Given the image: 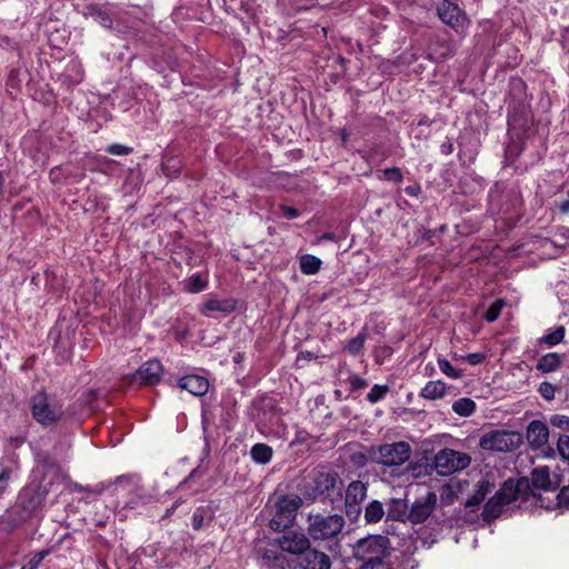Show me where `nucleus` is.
I'll return each mask as SVG.
<instances>
[{"mask_svg":"<svg viewBox=\"0 0 569 569\" xmlns=\"http://www.w3.org/2000/svg\"><path fill=\"white\" fill-rule=\"evenodd\" d=\"M302 505V499L297 495H287L278 499L276 512L270 520V528L274 531H281L295 522L297 511Z\"/></svg>","mask_w":569,"mask_h":569,"instance_id":"obj_2","label":"nucleus"},{"mask_svg":"<svg viewBox=\"0 0 569 569\" xmlns=\"http://www.w3.org/2000/svg\"><path fill=\"white\" fill-rule=\"evenodd\" d=\"M386 515L388 519L396 521L409 520V507L406 499L391 498L386 502Z\"/></svg>","mask_w":569,"mask_h":569,"instance_id":"obj_17","label":"nucleus"},{"mask_svg":"<svg viewBox=\"0 0 569 569\" xmlns=\"http://www.w3.org/2000/svg\"><path fill=\"white\" fill-rule=\"evenodd\" d=\"M565 327L563 326H560L558 327L555 331L546 335L543 338H542V341L549 346V347H553L556 345H558L559 342L562 341L563 337H565Z\"/></svg>","mask_w":569,"mask_h":569,"instance_id":"obj_33","label":"nucleus"},{"mask_svg":"<svg viewBox=\"0 0 569 569\" xmlns=\"http://www.w3.org/2000/svg\"><path fill=\"white\" fill-rule=\"evenodd\" d=\"M178 386L197 397L206 395L209 389L208 380L204 377L198 375H189L182 377L179 380Z\"/></svg>","mask_w":569,"mask_h":569,"instance_id":"obj_16","label":"nucleus"},{"mask_svg":"<svg viewBox=\"0 0 569 569\" xmlns=\"http://www.w3.org/2000/svg\"><path fill=\"white\" fill-rule=\"evenodd\" d=\"M438 502L436 492L428 491L425 496L417 498L409 508V521L423 523L433 512Z\"/></svg>","mask_w":569,"mask_h":569,"instance_id":"obj_9","label":"nucleus"},{"mask_svg":"<svg viewBox=\"0 0 569 569\" xmlns=\"http://www.w3.org/2000/svg\"><path fill=\"white\" fill-rule=\"evenodd\" d=\"M505 502L497 497L496 495L489 499V501L485 505L483 511H482V518L485 521H491L500 516L502 512Z\"/></svg>","mask_w":569,"mask_h":569,"instance_id":"obj_26","label":"nucleus"},{"mask_svg":"<svg viewBox=\"0 0 569 569\" xmlns=\"http://www.w3.org/2000/svg\"><path fill=\"white\" fill-rule=\"evenodd\" d=\"M389 392V387L387 385H375L367 395V400L370 403H377L382 400L386 395Z\"/></svg>","mask_w":569,"mask_h":569,"instance_id":"obj_31","label":"nucleus"},{"mask_svg":"<svg viewBox=\"0 0 569 569\" xmlns=\"http://www.w3.org/2000/svg\"><path fill=\"white\" fill-rule=\"evenodd\" d=\"M440 149H441V152L446 156L452 153L453 151V144L451 141H445L441 146H440Z\"/></svg>","mask_w":569,"mask_h":569,"instance_id":"obj_48","label":"nucleus"},{"mask_svg":"<svg viewBox=\"0 0 569 569\" xmlns=\"http://www.w3.org/2000/svg\"><path fill=\"white\" fill-rule=\"evenodd\" d=\"M299 567L301 569H330L331 561L327 553L313 548H308L299 557Z\"/></svg>","mask_w":569,"mask_h":569,"instance_id":"obj_13","label":"nucleus"},{"mask_svg":"<svg viewBox=\"0 0 569 569\" xmlns=\"http://www.w3.org/2000/svg\"><path fill=\"white\" fill-rule=\"evenodd\" d=\"M421 191V188L420 186L418 184H413V186H408L406 187L405 189V192L410 196V197H417Z\"/></svg>","mask_w":569,"mask_h":569,"instance_id":"obj_47","label":"nucleus"},{"mask_svg":"<svg viewBox=\"0 0 569 569\" xmlns=\"http://www.w3.org/2000/svg\"><path fill=\"white\" fill-rule=\"evenodd\" d=\"M559 455L569 460V436H560L557 443Z\"/></svg>","mask_w":569,"mask_h":569,"instance_id":"obj_42","label":"nucleus"},{"mask_svg":"<svg viewBox=\"0 0 569 569\" xmlns=\"http://www.w3.org/2000/svg\"><path fill=\"white\" fill-rule=\"evenodd\" d=\"M84 16L91 18L93 21L102 26L103 28H112V18L109 12L98 6H89L86 8Z\"/></svg>","mask_w":569,"mask_h":569,"instance_id":"obj_23","label":"nucleus"},{"mask_svg":"<svg viewBox=\"0 0 569 569\" xmlns=\"http://www.w3.org/2000/svg\"><path fill=\"white\" fill-rule=\"evenodd\" d=\"M532 486L537 489L545 491L553 490V483L550 478V470L548 467H537L531 472Z\"/></svg>","mask_w":569,"mask_h":569,"instance_id":"obj_20","label":"nucleus"},{"mask_svg":"<svg viewBox=\"0 0 569 569\" xmlns=\"http://www.w3.org/2000/svg\"><path fill=\"white\" fill-rule=\"evenodd\" d=\"M177 505H173L170 509H168L166 516H168L169 513H171L174 509H176Z\"/></svg>","mask_w":569,"mask_h":569,"instance_id":"obj_53","label":"nucleus"},{"mask_svg":"<svg viewBox=\"0 0 569 569\" xmlns=\"http://www.w3.org/2000/svg\"><path fill=\"white\" fill-rule=\"evenodd\" d=\"M114 485L117 488L128 491L129 498L126 506L130 509H136L149 503L152 500V495L146 490L136 476H120L116 479Z\"/></svg>","mask_w":569,"mask_h":569,"instance_id":"obj_8","label":"nucleus"},{"mask_svg":"<svg viewBox=\"0 0 569 569\" xmlns=\"http://www.w3.org/2000/svg\"><path fill=\"white\" fill-rule=\"evenodd\" d=\"M489 491L490 482L485 479L480 480L476 486L473 495L467 499L465 506L467 508L478 507L483 501Z\"/></svg>","mask_w":569,"mask_h":569,"instance_id":"obj_24","label":"nucleus"},{"mask_svg":"<svg viewBox=\"0 0 569 569\" xmlns=\"http://www.w3.org/2000/svg\"><path fill=\"white\" fill-rule=\"evenodd\" d=\"M335 238L336 237L333 233L327 232L317 238V243H320L321 241H327V240H335Z\"/></svg>","mask_w":569,"mask_h":569,"instance_id":"obj_50","label":"nucleus"},{"mask_svg":"<svg viewBox=\"0 0 569 569\" xmlns=\"http://www.w3.org/2000/svg\"><path fill=\"white\" fill-rule=\"evenodd\" d=\"M380 173L382 174V178L385 180L392 181L396 183L401 182L403 179L401 170L397 167L387 168V169L380 171Z\"/></svg>","mask_w":569,"mask_h":569,"instance_id":"obj_37","label":"nucleus"},{"mask_svg":"<svg viewBox=\"0 0 569 569\" xmlns=\"http://www.w3.org/2000/svg\"><path fill=\"white\" fill-rule=\"evenodd\" d=\"M465 360L472 366L480 365L485 360V355L481 352L469 353L465 357Z\"/></svg>","mask_w":569,"mask_h":569,"instance_id":"obj_45","label":"nucleus"},{"mask_svg":"<svg viewBox=\"0 0 569 569\" xmlns=\"http://www.w3.org/2000/svg\"><path fill=\"white\" fill-rule=\"evenodd\" d=\"M447 386L441 380L429 381L420 391V397L428 400H437L445 397Z\"/></svg>","mask_w":569,"mask_h":569,"instance_id":"obj_22","label":"nucleus"},{"mask_svg":"<svg viewBox=\"0 0 569 569\" xmlns=\"http://www.w3.org/2000/svg\"><path fill=\"white\" fill-rule=\"evenodd\" d=\"M550 423L559 429L569 431V417L565 415H553L550 418Z\"/></svg>","mask_w":569,"mask_h":569,"instance_id":"obj_41","label":"nucleus"},{"mask_svg":"<svg viewBox=\"0 0 569 569\" xmlns=\"http://www.w3.org/2000/svg\"><path fill=\"white\" fill-rule=\"evenodd\" d=\"M31 412L33 418L44 426L57 422L63 415L62 406L43 392H39L32 398Z\"/></svg>","mask_w":569,"mask_h":569,"instance_id":"obj_3","label":"nucleus"},{"mask_svg":"<svg viewBox=\"0 0 569 569\" xmlns=\"http://www.w3.org/2000/svg\"><path fill=\"white\" fill-rule=\"evenodd\" d=\"M162 365L158 360H149L133 373L132 382L140 386H152L160 381Z\"/></svg>","mask_w":569,"mask_h":569,"instance_id":"obj_11","label":"nucleus"},{"mask_svg":"<svg viewBox=\"0 0 569 569\" xmlns=\"http://www.w3.org/2000/svg\"><path fill=\"white\" fill-rule=\"evenodd\" d=\"M281 211L283 216L288 219H295L299 216V211L297 209L284 204L281 206Z\"/></svg>","mask_w":569,"mask_h":569,"instance_id":"obj_46","label":"nucleus"},{"mask_svg":"<svg viewBox=\"0 0 569 569\" xmlns=\"http://www.w3.org/2000/svg\"><path fill=\"white\" fill-rule=\"evenodd\" d=\"M366 340V336L363 333H359L355 338H352L347 345V351L351 355H358L363 348Z\"/></svg>","mask_w":569,"mask_h":569,"instance_id":"obj_34","label":"nucleus"},{"mask_svg":"<svg viewBox=\"0 0 569 569\" xmlns=\"http://www.w3.org/2000/svg\"><path fill=\"white\" fill-rule=\"evenodd\" d=\"M538 391L546 400H552L555 398V387L549 382H541Z\"/></svg>","mask_w":569,"mask_h":569,"instance_id":"obj_43","label":"nucleus"},{"mask_svg":"<svg viewBox=\"0 0 569 569\" xmlns=\"http://www.w3.org/2000/svg\"><path fill=\"white\" fill-rule=\"evenodd\" d=\"M315 495H323L336 487L338 476L328 471H317L313 473Z\"/></svg>","mask_w":569,"mask_h":569,"instance_id":"obj_18","label":"nucleus"},{"mask_svg":"<svg viewBox=\"0 0 569 569\" xmlns=\"http://www.w3.org/2000/svg\"><path fill=\"white\" fill-rule=\"evenodd\" d=\"M202 523V517L198 515H193V528L199 529Z\"/></svg>","mask_w":569,"mask_h":569,"instance_id":"obj_51","label":"nucleus"},{"mask_svg":"<svg viewBox=\"0 0 569 569\" xmlns=\"http://www.w3.org/2000/svg\"><path fill=\"white\" fill-rule=\"evenodd\" d=\"M345 512L349 520L357 521L362 513V507L358 503L345 502Z\"/></svg>","mask_w":569,"mask_h":569,"instance_id":"obj_38","label":"nucleus"},{"mask_svg":"<svg viewBox=\"0 0 569 569\" xmlns=\"http://www.w3.org/2000/svg\"><path fill=\"white\" fill-rule=\"evenodd\" d=\"M48 555L49 550H41L34 553L33 557L21 567V569H37Z\"/></svg>","mask_w":569,"mask_h":569,"instance_id":"obj_39","label":"nucleus"},{"mask_svg":"<svg viewBox=\"0 0 569 569\" xmlns=\"http://www.w3.org/2000/svg\"><path fill=\"white\" fill-rule=\"evenodd\" d=\"M411 452L406 441L385 443L378 447L375 461L387 467L401 466L410 459Z\"/></svg>","mask_w":569,"mask_h":569,"instance_id":"obj_7","label":"nucleus"},{"mask_svg":"<svg viewBox=\"0 0 569 569\" xmlns=\"http://www.w3.org/2000/svg\"><path fill=\"white\" fill-rule=\"evenodd\" d=\"M353 557L361 561V566H379L386 562L390 553V540L382 535H372L359 539L352 547Z\"/></svg>","mask_w":569,"mask_h":569,"instance_id":"obj_1","label":"nucleus"},{"mask_svg":"<svg viewBox=\"0 0 569 569\" xmlns=\"http://www.w3.org/2000/svg\"><path fill=\"white\" fill-rule=\"evenodd\" d=\"M562 357L557 352H550L542 356L537 363V369L541 372H552L561 365Z\"/></svg>","mask_w":569,"mask_h":569,"instance_id":"obj_25","label":"nucleus"},{"mask_svg":"<svg viewBox=\"0 0 569 569\" xmlns=\"http://www.w3.org/2000/svg\"><path fill=\"white\" fill-rule=\"evenodd\" d=\"M0 44L4 46L7 48H10V49L17 48V43L14 41H12L11 39H9L8 37H2Z\"/></svg>","mask_w":569,"mask_h":569,"instance_id":"obj_49","label":"nucleus"},{"mask_svg":"<svg viewBox=\"0 0 569 569\" xmlns=\"http://www.w3.org/2000/svg\"><path fill=\"white\" fill-rule=\"evenodd\" d=\"M549 439V429L547 425L540 420H533L527 428V440L532 448L539 449L543 447Z\"/></svg>","mask_w":569,"mask_h":569,"instance_id":"obj_14","label":"nucleus"},{"mask_svg":"<svg viewBox=\"0 0 569 569\" xmlns=\"http://www.w3.org/2000/svg\"><path fill=\"white\" fill-rule=\"evenodd\" d=\"M237 308V301L233 299H208L203 302L200 311L206 317H211L213 312L229 315Z\"/></svg>","mask_w":569,"mask_h":569,"instance_id":"obj_15","label":"nucleus"},{"mask_svg":"<svg viewBox=\"0 0 569 569\" xmlns=\"http://www.w3.org/2000/svg\"><path fill=\"white\" fill-rule=\"evenodd\" d=\"M503 306H505V301L502 299H498V300L493 301L491 303V306L488 308V310L486 311V315H485L486 320L488 322L496 321L499 318Z\"/></svg>","mask_w":569,"mask_h":569,"instance_id":"obj_32","label":"nucleus"},{"mask_svg":"<svg viewBox=\"0 0 569 569\" xmlns=\"http://www.w3.org/2000/svg\"><path fill=\"white\" fill-rule=\"evenodd\" d=\"M132 148L120 143H112L107 147V152L113 156H127L131 153Z\"/></svg>","mask_w":569,"mask_h":569,"instance_id":"obj_40","label":"nucleus"},{"mask_svg":"<svg viewBox=\"0 0 569 569\" xmlns=\"http://www.w3.org/2000/svg\"><path fill=\"white\" fill-rule=\"evenodd\" d=\"M438 366L440 371L449 378L457 379L461 376L460 372L457 369H455L451 366V363L445 358L438 359Z\"/></svg>","mask_w":569,"mask_h":569,"instance_id":"obj_35","label":"nucleus"},{"mask_svg":"<svg viewBox=\"0 0 569 569\" xmlns=\"http://www.w3.org/2000/svg\"><path fill=\"white\" fill-rule=\"evenodd\" d=\"M560 211L563 212V213H568L569 212V200H565L560 203Z\"/></svg>","mask_w":569,"mask_h":569,"instance_id":"obj_52","label":"nucleus"},{"mask_svg":"<svg viewBox=\"0 0 569 569\" xmlns=\"http://www.w3.org/2000/svg\"><path fill=\"white\" fill-rule=\"evenodd\" d=\"M303 274L312 276L319 272L322 261L313 254H303L299 261Z\"/></svg>","mask_w":569,"mask_h":569,"instance_id":"obj_27","label":"nucleus"},{"mask_svg":"<svg viewBox=\"0 0 569 569\" xmlns=\"http://www.w3.org/2000/svg\"><path fill=\"white\" fill-rule=\"evenodd\" d=\"M437 12L442 22L457 31L463 29L468 24V19L465 12L458 7V4L449 0H443L438 6Z\"/></svg>","mask_w":569,"mask_h":569,"instance_id":"obj_10","label":"nucleus"},{"mask_svg":"<svg viewBox=\"0 0 569 569\" xmlns=\"http://www.w3.org/2000/svg\"><path fill=\"white\" fill-rule=\"evenodd\" d=\"M345 519L340 515H317L309 523L308 532L315 540H329L341 533Z\"/></svg>","mask_w":569,"mask_h":569,"instance_id":"obj_4","label":"nucleus"},{"mask_svg":"<svg viewBox=\"0 0 569 569\" xmlns=\"http://www.w3.org/2000/svg\"><path fill=\"white\" fill-rule=\"evenodd\" d=\"M251 458L260 465L268 463L272 458V449L264 443H256L250 450Z\"/></svg>","mask_w":569,"mask_h":569,"instance_id":"obj_28","label":"nucleus"},{"mask_svg":"<svg viewBox=\"0 0 569 569\" xmlns=\"http://www.w3.org/2000/svg\"><path fill=\"white\" fill-rule=\"evenodd\" d=\"M471 462L469 455L453 449H441L433 460V467L438 475L449 476L466 469Z\"/></svg>","mask_w":569,"mask_h":569,"instance_id":"obj_6","label":"nucleus"},{"mask_svg":"<svg viewBox=\"0 0 569 569\" xmlns=\"http://www.w3.org/2000/svg\"><path fill=\"white\" fill-rule=\"evenodd\" d=\"M386 508L379 500H371L363 510V518L367 525H375L382 520Z\"/></svg>","mask_w":569,"mask_h":569,"instance_id":"obj_21","label":"nucleus"},{"mask_svg":"<svg viewBox=\"0 0 569 569\" xmlns=\"http://www.w3.org/2000/svg\"><path fill=\"white\" fill-rule=\"evenodd\" d=\"M567 232H568V237H569V229L567 230Z\"/></svg>","mask_w":569,"mask_h":569,"instance_id":"obj_54","label":"nucleus"},{"mask_svg":"<svg viewBox=\"0 0 569 569\" xmlns=\"http://www.w3.org/2000/svg\"><path fill=\"white\" fill-rule=\"evenodd\" d=\"M476 410V403L470 398H460L452 403V411L461 417H469Z\"/></svg>","mask_w":569,"mask_h":569,"instance_id":"obj_30","label":"nucleus"},{"mask_svg":"<svg viewBox=\"0 0 569 569\" xmlns=\"http://www.w3.org/2000/svg\"><path fill=\"white\" fill-rule=\"evenodd\" d=\"M207 281L200 274H194L190 278L188 290L192 293L201 292L206 289Z\"/></svg>","mask_w":569,"mask_h":569,"instance_id":"obj_36","label":"nucleus"},{"mask_svg":"<svg viewBox=\"0 0 569 569\" xmlns=\"http://www.w3.org/2000/svg\"><path fill=\"white\" fill-rule=\"evenodd\" d=\"M349 382L352 390H359L368 386L367 380L359 376H351Z\"/></svg>","mask_w":569,"mask_h":569,"instance_id":"obj_44","label":"nucleus"},{"mask_svg":"<svg viewBox=\"0 0 569 569\" xmlns=\"http://www.w3.org/2000/svg\"><path fill=\"white\" fill-rule=\"evenodd\" d=\"M518 489L516 488L513 481H506L499 491L496 492V496L499 497L505 505H509L517 500Z\"/></svg>","mask_w":569,"mask_h":569,"instance_id":"obj_29","label":"nucleus"},{"mask_svg":"<svg viewBox=\"0 0 569 569\" xmlns=\"http://www.w3.org/2000/svg\"><path fill=\"white\" fill-rule=\"evenodd\" d=\"M368 487L360 480L349 483L346 489L345 502L361 505L367 497Z\"/></svg>","mask_w":569,"mask_h":569,"instance_id":"obj_19","label":"nucleus"},{"mask_svg":"<svg viewBox=\"0 0 569 569\" xmlns=\"http://www.w3.org/2000/svg\"><path fill=\"white\" fill-rule=\"evenodd\" d=\"M522 443L519 432L492 430L480 438V447L485 450L507 452L517 449Z\"/></svg>","mask_w":569,"mask_h":569,"instance_id":"obj_5","label":"nucleus"},{"mask_svg":"<svg viewBox=\"0 0 569 569\" xmlns=\"http://www.w3.org/2000/svg\"><path fill=\"white\" fill-rule=\"evenodd\" d=\"M278 545L286 552L301 556L310 547V541L305 533L291 530L278 539Z\"/></svg>","mask_w":569,"mask_h":569,"instance_id":"obj_12","label":"nucleus"}]
</instances>
